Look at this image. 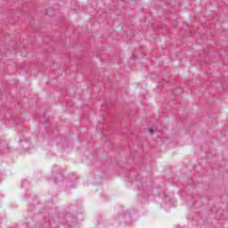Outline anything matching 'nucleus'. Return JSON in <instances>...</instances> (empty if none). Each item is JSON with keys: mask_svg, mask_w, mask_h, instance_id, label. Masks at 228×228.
Instances as JSON below:
<instances>
[{"mask_svg": "<svg viewBox=\"0 0 228 228\" xmlns=\"http://www.w3.org/2000/svg\"><path fill=\"white\" fill-rule=\"evenodd\" d=\"M149 131H150L151 134H152V133H154V130L152 128H149Z\"/></svg>", "mask_w": 228, "mask_h": 228, "instance_id": "1", "label": "nucleus"}]
</instances>
